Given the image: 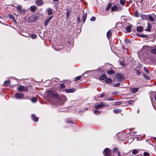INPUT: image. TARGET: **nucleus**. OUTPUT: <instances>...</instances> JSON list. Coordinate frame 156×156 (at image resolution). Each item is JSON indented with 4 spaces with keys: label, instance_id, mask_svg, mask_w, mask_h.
<instances>
[{
    "label": "nucleus",
    "instance_id": "9d476101",
    "mask_svg": "<svg viewBox=\"0 0 156 156\" xmlns=\"http://www.w3.org/2000/svg\"><path fill=\"white\" fill-rule=\"evenodd\" d=\"M52 17V16H51L48 19H46L45 20L44 22V25L46 27L48 23L51 20Z\"/></svg>",
    "mask_w": 156,
    "mask_h": 156
},
{
    "label": "nucleus",
    "instance_id": "bb28decb",
    "mask_svg": "<svg viewBox=\"0 0 156 156\" xmlns=\"http://www.w3.org/2000/svg\"><path fill=\"white\" fill-rule=\"evenodd\" d=\"M151 53L154 54H156V47L152 49L151 51Z\"/></svg>",
    "mask_w": 156,
    "mask_h": 156
},
{
    "label": "nucleus",
    "instance_id": "a18cd8bd",
    "mask_svg": "<svg viewBox=\"0 0 156 156\" xmlns=\"http://www.w3.org/2000/svg\"><path fill=\"white\" fill-rule=\"evenodd\" d=\"M144 70L147 73H149V70H148L147 69V68L146 67H144Z\"/></svg>",
    "mask_w": 156,
    "mask_h": 156
},
{
    "label": "nucleus",
    "instance_id": "c03bdc74",
    "mask_svg": "<svg viewBox=\"0 0 156 156\" xmlns=\"http://www.w3.org/2000/svg\"><path fill=\"white\" fill-rule=\"evenodd\" d=\"M143 154L144 156H149L150 155L149 153L147 152H144Z\"/></svg>",
    "mask_w": 156,
    "mask_h": 156
},
{
    "label": "nucleus",
    "instance_id": "5701e85b",
    "mask_svg": "<svg viewBox=\"0 0 156 156\" xmlns=\"http://www.w3.org/2000/svg\"><path fill=\"white\" fill-rule=\"evenodd\" d=\"M131 27L130 26H128L126 27V30L127 32H130L131 31Z\"/></svg>",
    "mask_w": 156,
    "mask_h": 156
},
{
    "label": "nucleus",
    "instance_id": "a19ab883",
    "mask_svg": "<svg viewBox=\"0 0 156 156\" xmlns=\"http://www.w3.org/2000/svg\"><path fill=\"white\" fill-rule=\"evenodd\" d=\"M113 112L115 113H117L120 112V110L119 109H115L114 110Z\"/></svg>",
    "mask_w": 156,
    "mask_h": 156
},
{
    "label": "nucleus",
    "instance_id": "0eeeda50",
    "mask_svg": "<svg viewBox=\"0 0 156 156\" xmlns=\"http://www.w3.org/2000/svg\"><path fill=\"white\" fill-rule=\"evenodd\" d=\"M105 106V105H104L103 102H101L99 104L96 105L94 107L96 109H98L102 106Z\"/></svg>",
    "mask_w": 156,
    "mask_h": 156
},
{
    "label": "nucleus",
    "instance_id": "79ce46f5",
    "mask_svg": "<svg viewBox=\"0 0 156 156\" xmlns=\"http://www.w3.org/2000/svg\"><path fill=\"white\" fill-rule=\"evenodd\" d=\"M128 102L129 104L133 105L134 101L133 100H130L128 101Z\"/></svg>",
    "mask_w": 156,
    "mask_h": 156
},
{
    "label": "nucleus",
    "instance_id": "4be33fe9",
    "mask_svg": "<svg viewBox=\"0 0 156 156\" xmlns=\"http://www.w3.org/2000/svg\"><path fill=\"white\" fill-rule=\"evenodd\" d=\"M143 29V28L141 26L138 27L136 28L137 31L139 32H141Z\"/></svg>",
    "mask_w": 156,
    "mask_h": 156
},
{
    "label": "nucleus",
    "instance_id": "c756f323",
    "mask_svg": "<svg viewBox=\"0 0 156 156\" xmlns=\"http://www.w3.org/2000/svg\"><path fill=\"white\" fill-rule=\"evenodd\" d=\"M143 75L144 77L146 79L148 80L150 79V78L147 75H146L144 74H143Z\"/></svg>",
    "mask_w": 156,
    "mask_h": 156
},
{
    "label": "nucleus",
    "instance_id": "cd10ccee",
    "mask_svg": "<svg viewBox=\"0 0 156 156\" xmlns=\"http://www.w3.org/2000/svg\"><path fill=\"white\" fill-rule=\"evenodd\" d=\"M36 9V7L35 6H32L30 7V9L32 12L34 11Z\"/></svg>",
    "mask_w": 156,
    "mask_h": 156
},
{
    "label": "nucleus",
    "instance_id": "aec40b11",
    "mask_svg": "<svg viewBox=\"0 0 156 156\" xmlns=\"http://www.w3.org/2000/svg\"><path fill=\"white\" fill-rule=\"evenodd\" d=\"M61 100L64 102H65L67 101V98L66 96L64 95H62L61 96Z\"/></svg>",
    "mask_w": 156,
    "mask_h": 156
},
{
    "label": "nucleus",
    "instance_id": "7ed1b4c3",
    "mask_svg": "<svg viewBox=\"0 0 156 156\" xmlns=\"http://www.w3.org/2000/svg\"><path fill=\"white\" fill-rule=\"evenodd\" d=\"M103 153L105 156H110V151L108 148H105L104 151Z\"/></svg>",
    "mask_w": 156,
    "mask_h": 156
},
{
    "label": "nucleus",
    "instance_id": "412c9836",
    "mask_svg": "<svg viewBox=\"0 0 156 156\" xmlns=\"http://www.w3.org/2000/svg\"><path fill=\"white\" fill-rule=\"evenodd\" d=\"M87 17V15L86 13H83L82 16V20L83 22L84 23L86 20Z\"/></svg>",
    "mask_w": 156,
    "mask_h": 156
},
{
    "label": "nucleus",
    "instance_id": "1a4fd4ad",
    "mask_svg": "<svg viewBox=\"0 0 156 156\" xmlns=\"http://www.w3.org/2000/svg\"><path fill=\"white\" fill-rule=\"evenodd\" d=\"M36 4L37 5L40 6L43 4V2L42 0H36Z\"/></svg>",
    "mask_w": 156,
    "mask_h": 156
},
{
    "label": "nucleus",
    "instance_id": "6e6d98bb",
    "mask_svg": "<svg viewBox=\"0 0 156 156\" xmlns=\"http://www.w3.org/2000/svg\"><path fill=\"white\" fill-rule=\"evenodd\" d=\"M116 105H120V102H115Z\"/></svg>",
    "mask_w": 156,
    "mask_h": 156
},
{
    "label": "nucleus",
    "instance_id": "37998d69",
    "mask_svg": "<svg viewBox=\"0 0 156 156\" xmlns=\"http://www.w3.org/2000/svg\"><path fill=\"white\" fill-rule=\"evenodd\" d=\"M120 84L119 83H117L114 84L113 86L114 87H118L119 86Z\"/></svg>",
    "mask_w": 156,
    "mask_h": 156
},
{
    "label": "nucleus",
    "instance_id": "ea45409f",
    "mask_svg": "<svg viewBox=\"0 0 156 156\" xmlns=\"http://www.w3.org/2000/svg\"><path fill=\"white\" fill-rule=\"evenodd\" d=\"M60 88H64L65 87V84L63 83H61L60 84Z\"/></svg>",
    "mask_w": 156,
    "mask_h": 156
},
{
    "label": "nucleus",
    "instance_id": "e433bc0d",
    "mask_svg": "<svg viewBox=\"0 0 156 156\" xmlns=\"http://www.w3.org/2000/svg\"><path fill=\"white\" fill-rule=\"evenodd\" d=\"M66 122L67 123H70L71 124H73L74 122L72 120L68 119L67 120Z\"/></svg>",
    "mask_w": 156,
    "mask_h": 156
},
{
    "label": "nucleus",
    "instance_id": "338daca9",
    "mask_svg": "<svg viewBox=\"0 0 156 156\" xmlns=\"http://www.w3.org/2000/svg\"><path fill=\"white\" fill-rule=\"evenodd\" d=\"M154 139L155 140H156V137H154Z\"/></svg>",
    "mask_w": 156,
    "mask_h": 156
},
{
    "label": "nucleus",
    "instance_id": "a211bd4d",
    "mask_svg": "<svg viewBox=\"0 0 156 156\" xmlns=\"http://www.w3.org/2000/svg\"><path fill=\"white\" fill-rule=\"evenodd\" d=\"M9 17L12 19V20H13V21L15 22V23H16V19L15 18V17L14 16L12 15V14H9Z\"/></svg>",
    "mask_w": 156,
    "mask_h": 156
},
{
    "label": "nucleus",
    "instance_id": "58836bf2",
    "mask_svg": "<svg viewBox=\"0 0 156 156\" xmlns=\"http://www.w3.org/2000/svg\"><path fill=\"white\" fill-rule=\"evenodd\" d=\"M81 76H77L75 78V80L77 81V80H79L81 78Z\"/></svg>",
    "mask_w": 156,
    "mask_h": 156
},
{
    "label": "nucleus",
    "instance_id": "b1692460",
    "mask_svg": "<svg viewBox=\"0 0 156 156\" xmlns=\"http://www.w3.org/2000/svg\"><path fill=\"white\" fill-rule=\"evenodd\" d=\"M10 81L9 80L5 81L4 83V86L6 87H7V86H8V85L10 83Z\"/></svg>",
    "mask_w": 156,
    "mask_h": 156
},
{
    "label": "nucleus",
    "instance_id": "f03ea898",
    "mask_svg": "<svg viewBox=\"0 0 156 156\" xmlns=\"http://www.w3.org/2000/svg\"><path fill=\"white\" fill-rule=\"evenodd\" d=\"M48 94L49 96L53 98H57L58 97L57 94L55 92L52 90H49Z\"/></svg>",
    "mask_w": 156,
    "mask_h": 156
},
{
    "label": "nucleus",
    "instance_id": "423d86ee",
    "mask_svg": "<svg viewBox=\"0 0 156 156\" xmlns=\"http://www.w3.org/2000/svg\"><path fill=\"white\" fill-rule=\"evenodd\" d=\"M23 94L20 93H16L15 94V96L17 99H20L22 98L23 96Z\"/></svg>",
    "mask_w": 156,
    "mask_h": 156
},
{
    "label": "nucleus",
    "instance_id": "774afa93",
    "mask_svg": "<svg viewBox=\"0 0 156 156\" xmlns=\"http://www.w3.org/2000/svg\"><path fill=\"white\" fill-rule=\"evenodd\" d=\"M108 106V105H106V106Z\"/></svg>",
    "mask_w": 156,
    "mask_h": 156
},
{
    "label": "nucleus",
    "instance_id": "de8ad7c7",
    "mask_svg": "<svg viewBox=\"0 0 156 156\" xmlns=\"http://www.w3.org/2000/svg\"><path fill=\"white\" fill-rule=\"evenodd\" d=\"M96 20V18L94 16H93L90 19V20L91 21H95Z\"/></svg>",
    "mask_w": 156,
    "mask_h": 156
},
{
    "label": "nucleus",
    "instance_id": "f257e3e1",
    "mask_svg": "<svg viewBox=\"0 0 156 156\" xmlns=\"http://www.w3.org/2000/svg\"><path fill=\"white\" fill-rule=\"evenodd\" d=\"M18 90L20 92L27 91L28 90V88L22 85L20 86L18 88Z\"/></svg>",
    "mask_w": 156,
    "mask_h": 156
},
{
    "label": "nucleus",
    "instance_id": "473e14b6",
    "mask_svg": "<svg viewBox=\"0 0 156 156\" xmlns=\"http://www.w3.org/2000/svg\"><path fill=\"white\" fill-rule=\"evenodd\" d=\"M31 37L33 39H35L37 38V36L36 34H32L31 35Z\"/></svg>",
    "mask_w": 156,
    "mask_h": 156
},
{
    "label": "nucleus",
    "instance_id": "393cba45",
    "mask_svg": "<svg viewBox=\"0 0 156 156\" xmlns=\"http://www.w3.org/2000/svg\"><path fill=\"white\" fill-rule=\"evenodd\" d=\"M48 14V15H51L52 13V10L51 8H49L47 10Z\"/></svg>",
    "mask_w": 156,
    "mask_h": 156
},
{
    "label": "nucleus",
    "instance_id": "2eb2a0df",
    "mask_svg": "<svg viewBox=\"0 0 156 156\" xmlns=\"http://www.w3.org/2000/svg\"><path fill=\"white\" fill-rule=\"evenodd\" d=\"M138 88H130V90L134 94L138 91Z\"/></svg>",
    "mask_w": 156,
    "mask_h": 156
},
{
    "label": "nucleus",
    "instance_id": "f3484780",
    "mask_svg": "<svg viewBox=\"0 0 156 156\" xmlns=\"http://www.w3.org/2000/svg\"><path fill=\"white\" fill-rule=\"evenodd\" d=\"M31 117L34 121L37 122L38 121V118L35 115L32 114L31 115Z\"/></svg>",
    "mask_w": 156,
    "mask_h": 156
},
{
    "label": "nucleus",
    "instance_id": "052dcab7",
    "mask_svg": "<svg viewBox=\"0 0 156 156\" xmlns=\"http://www.w3.org/2000/svg\"><path fill=\"white\" fill-rule=\"evenodd\" d=\"M59 0H53V2H56L58 1Z\"/></svg>",
    "mask_w": 156,
    "mask_h": 156
},
{
    "label": "nucleus",
    "instance_id": "f704fd0d",
    "mask_svg": "<svg viewBox=\"0 0 156 156\" xmlns=\"http://www.w3.org/2000/svg\"><path fill=\"white\" fill-rule=\"evenodd\" d=\"M120 2V4L122 5H124L126 3V1L125 0H121Z\"/></svg>",
    "mask_w": 156,
    "mask_h": 156
},
{
    "label": "nucleus",
    "instance_id": "603ef678",
    "mask_svg": "<svg viewBox=\"0 0 156 156\" xmlns=\"http://www.w3.org/2000/svg\"><path fill=\"white\" fill-rule=\"evenodd\" d=\"M105 93H102L101 94V95H100V97L101 98H102V97H103L105 96Z\"/></svg>",
    "mask_w": 156,
    "mask_h": 156
},
{
    "label": "nucleus",
    "instance_id": "4c0bfd02",
    "mask_svg": "<svg viewBox=\"0 0 156 156\" xmlns=\"http://www.w3.org/2000/svg\"><path fill=\"white\" fill-rule=\"evenodd\" d=\"M138 151L136 150H134L132 151V153L133 154H136L138 153Z\"/></svg>",
    "mask_w": 156,
    "mask_h": 156
},
{
    "label": "nucleus",
    "instance_id": "13d9d810",
    "mask_svg": "<svg viewBox=\"0 0 156 156\" xmlns=\"http://www.w3.org/2000/svg\"><path fill=\"white\" fill-rule=\"evenodd\" d=\"M117 154H118V156H120V152L118 151V152H117Z\"/></svg>",
    "mask_w": 156,
    "mask_h": 156
},
{
    "label": "nucleus",
    "instance_id": "a878e982",
    "mask_svg": "<svg viewBox=\"0 0 156 156\" xmlns=\"http://www.w3.org/2000/svg\"><path fill=\"white\" fill-rule=\"evenodd\" d=\"M112 6V3H109L108 4L107 7L105 9L106 10L108 11L109 9L111 8Z\"/></svg>",
    "mask_w": 156,
    "mask_h": 156
},
{
    "label": "nucleus",
    "instance_id": "ddd939ff",
    "mask_svg": "<svg viewBox=\"0 0 156 156\" xmlns=\"http://www.w3.org/2000/svg\"><path fill=\"white\" fill-rule=\"evenodd\" d=\"M105 83H111L112 82V80L110 78H106L105 80Z\"/></svg>",
    "mask_w": 156,
    "mask_h": 156
},
{
    "label": "nucleus",
    "instance_id": "3c124183",
    "mask_svg": "<svg viewBox=\"0 0 156 156\" xmlns=\"http://www.w3.org/2000/svg\"><path fill=\"white\" fill-rule=\"evenodd\" d=\"M140 36L143 37H145L146 38L147 37V36L146 35H140Z\"/></svg>",
    "mask_w": 156,
    "mask_h": 156
},
{
    "label": "nucleus",
    "instance_id": "c9c22d12",
    "mask_svg": "<svg viewBox=\"0 0 156 156\" xmlns=\"http://www.w3.org/2000/svg\"><path fill=\"white\" fill-rule=\"evenodd\" d=\"M101 113V112L100 111H98L97 110H95L94 111V113L97 115H98L99 114H100Z\"/></svg>",
    "mask_w": 156,
    "mask_h": 156
},
{
    "label": "nucleus",
    "instance_id": "e2e57ef3",
    "mask_svg": "<svg viewBox=\"0 0 156 156\" xmlns=\"http://www.w3.org/2000/svg\"><path fill=\"white\" fill-rule=\"evenodd\" d=\"M154 99L156 101V95L154 96Z\"/></svg>",
    "mask_w": 156,
    "mask_h": 156
},
{
    "label": "nucleus",
    "instance_id": "5fc2aeb1",
    "mask_svg": "<svg viewBox=\"0 0 156 156\" xmlns=\"http://www.w3.org/2000/svg\"><path fill=\"white\" fill-rule=\"evenodd\" d=\"M118 94V92H115L114 93H112V94H114V95H117Z\"/></svg>",
    "mask_w": 156,
    "mask_h": 156
},
{
    "label": "nucleus",
    "instance_id": "0e129e2a",
    "mask_svg": "<svg viewBox=\"0 0 156 156\" xmlns=\"http://www.w3.org/2000/svg\"><path fill=\"white\" fill-rule=\"evenodd\" d=\"M139 109H138L137 111V113H139Z\"/></svg>",
    "mask_w": 156,
    "mask_h": 156
},
{
    "label": "nucleus",
    "instance_id": "c85d7f7f",
    "mask_svg": "<svg viewBox=\"0 0 156 156\" xmlns=\"http://www.w3.org/2000/svg\"><path fill=\"white\" fill-rule=\"evenodd\" d=\"M148 19L152 21H154V18L151 16H149L148 17Z\"/></svg>",
    "mask_w": 156,
    "mask_h": 156
},
{
    "label": "nucleus",
    "instance_id": "bf43d9fd",
    "mask_svg": "<svg viewBox=\"0 0 156 156\" xmlns=\"http://www.w3.org/2000/svg\"><path fill=\"white\" fill-rule=\"evenodd\" d=\"M77 20L79 22H80V18L79 17H77Z\"/></svg>",
    "mask_w": 156,
    "mask_h": 156
},
{
    "label": "nucleus",
    "instance_id": "69168bd1",
    "mask_svg": "<svg viewBox=\"0 0 156 156\" xmlns=\"http://www.w3.org/2000/svg\"><path fill=\"white\" fill-rule=\"evenodd\" d=\"M144 0H140L141 1V3H142V2H143V1Z\"/></svg>",
    "mask_w": 156,
    "mask_h": 156
},
{
    "label": "nucleus",
    "instance_id": "2f4dec72",
    "mask_svg": "<svg viewBox=\"0 0 156 156\" xmlns=\"http://www.w3.org/2000/svg\"><path fill=\"white\" fill-rule=\"evenodd\" d=\"M108 74L109 75H112L114 73V71L112 70H109L108 71H107Z\"/></svg>",
    "mask_w": 156,
    "mask_h": 156
},
{
    "label": "nucleus",
    "instance_id": "9b49d317",
    "mask_svg": "<svg viewBox=\"0 0 156 156\" xmlns=\"http://www.w3.org/2000/svg\"><path fill=\"white\" fill-rule=\"evenodd\" d=\"M75 90V89L74 88H71L65 90V91L67 93H72L74 92Z\"/></svg>",
    "mask_w": 156,
    "mask_h": 156
},
{
    "label": "nucleus",
    "instance_id": "20e7f679",
    "mask_svg": "<svg viewBox=\"0 0 156 156\" xmlns=\"http://www.w3.org/2000/svg\"><path fill=\"white\" fill-rule=\"evenodd\" d=\"M22 6L21 5H18L16 7V9L20 13H25L26 11L25 9H22Z\"/></svg>",
    "mask_w": 156,
    "mask_h": 156
},
{
    "label": "nucleus",
    "instance_id": "864d4df0",
    "mask_svg": "<svg viewBox=\"0 0 156 156\" xmlns=\"http://www.w3.org/2000/svg\"><path fill=\"white\" fill-rule=\"evenodd\" d=\"M120 63L121 66H123L124 65V62L123 61H120Z\"/></svg>",
    "mask_w": 156,
    "mask_h": 156
},
{
    "label": "nucleus",
    "instance_id": "dca6fc26",
    "mask_svg": "<svg viewBox=\"0 0 156 156\" xmlns=\"http://www.w3.org/2000/svg\"><path fill=\"white\" fill-rule=\"evenodd\" d=\"M152 27L151 24V23H148L147 28V29H145V30L146 31H151Z\"/></svg>",
    "mask_w": 156,
    "mask_h": 156
},
{
    "label": "nucleus",
    "instance_id": "4d7b16f0",
    "mask_svg": "<svg viewBox=\"0 0 156 156\" xmlns=\"http://www.w3.org/2000/svg\"><path fill=\"white\" fill-rule=\"evenodd\" d=\"M99 98V97H95V98H94V99H95V100L96 101H99V100L98 99V98Z\"/></svg>",
    "mask_w": 156,
    "mask_h": 156
},
{
    "label": "nucleus",
    "instance_id": "6e6552de",
    "mask_svg": "<svg viewBox=\"0 0 156 156\" xmlns=\"http://www.w3.org/2000/svg\"><path fill=\"white\" fill-rule=\"evenodd\" d=\"M121 9V8L119 7H118L114 5L111 8V11H114L117 10H119Z\"/></svg>",
    "mask_w": 156,
    "mask_h": 156
},
{
    "label": "nucleus",
    "instance_id": "4468645a",
    "mask_svg": "<svg viewBox=\"0 0 156 156\" xmlns=\"http://www.w3.org/2000/svg\"><path fill=\"white\" fill-rule=\"evenodd\" d=\"M112 35V33L111 32V30H108L107 32V37L108 39H109Z\"/></svg>",
    "mask_w": 156,
    "mask_h": 156
},
{
    "label": "nucleus",
    "instance_id": "6ab92c4d",
    "mask_svg": "<svg viewBox=\"0 0 156 156\" xmlns=\"http://www.w3.org/2000/svg\"><path fill=\"white\" fill-rule=\"evenodd\" d=\"M71 13L70 10L69 9H67V11L66 13V18H68Z\"/></svg>",
    "mask_w": 156,
    "mask_h": 156
},
{
    "label": "nucleus",
    "instance_id": "09e8293b",
    "mask_svg": "<svg viewBox=\"0 0 156 156\" xmlns=\"http://www.w3.org/2000/svg\"><path fill=\"white\" fill-rule=\"evenodd\" d=\"M113 151L115 153H116V152L118 151V149L117 147L114 148L113 150Z\"/></svg>",
    "mask_w": 156,
    "mask_h": 156
},
{
    "label": "nucleus",
    "instance_id": "7c9ffc66",
    "mask_svg": "<svg viewBox=\"0 0 156 156\" xmlns=\"http://www.w3.org/2000/svg\"><path fill=\"white\" fill-rule=\"evenodd\" d=\"M37 101V99L35 97H33L31 99V101L33 103L36 102Z\"/></svg>",
    "mask_w": 156,
    "mask_h": 156
},
{
    "label": "nucleus",
    "instance_id": "680f3d73",
    "mask_svg": "<svg viewBox=\"0 0 156 156\" xmlns=\"http://www.w3.org/2000/svg\"><path fill=\"white\" fill-rule=\"evenodd\" d=\"M125 41L126 43H128L129 41L128 40H126Z\"/></svg>",
    "mask_w": 156,
    "mask_h": 156
},
{
    "label": "nucleus",
    "instance_id": "72a5a7b5",
    "mask_svg": "<svg viewBox=\"0 0 156 156\" xmlns=\"http://www.w3.org/2000/svg\"><path fill=\"white\" fill-rule=\"evenodd\" d=\"M135 70L136 71V73L137 75L139 76L140 75L141 72L139 70L136 69H135Z\"/></svg>",
    "mask_w": 156,
    "mask_h": 156
},
{
    "label": "nucleus",
    "instance_id": "49530a36",
    "mask_svg": "<svg viewBox=\"0 0 156 156\" xmlns=\"http://www.w3.org/2000/svg\"><path fill=\"white\" fill-rule=\"evenodd\" d=\"M134 15H135V16H136V17H138V16H139L138 13L137 11H135Z\"/></svg>",
    "mask_w": 156,
    "mask_h": 156
},
{
    "label": "nucleus",
    "instance_id": "39448f33",
    "mask_svg": "<svg viewBox=\"0 0 156 156\" xmlns=\"http://www.w3.org/2000/svg\"><path fill=\"white\" fill-rule=\"evenodd\" d=\"M123 76V75L120 73H118L116 74V76L119 79V81L122 80Z\"/></svg>",
    "mask_w": 156,
    "mask_h": 156
},
{
    "label": "nucleus",
    "instance_id": "8fccbe9b",
    "mask_svg": "<svg viewBox=\"0 0 156 156\" xmlns=\"http://www.w3.org/2000/svg\"><path fill=\"white\" fill-rule=\"evenodd\" d=\"M106 100H108L109 101H113L114 100V99H113V98H112L111 97H110L107 99H106Z\"/></svg>",
    "mask_w": 156,
    "mask_h": 156
},
{
    "label": "nucleus",
    "instance_id": "f8f14e48",
    "mask_svg": "<svg viewBox=\"0 0 156 156\" xmlns=\"http://www.w3.org/2000/svg\"><path fill=\"white\" fill-rule=\"evenodd\" d=\"M107 77L106 75L105 74H102L99 76V79L101 80H103L105 79Z\"/></svg>",
    "mask_w": 156,
    "mask_h": 156
}]
</instances>
